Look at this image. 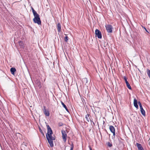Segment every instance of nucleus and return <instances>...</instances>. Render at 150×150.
<instances>
[{
  "label": "nucleus",
  "instance_id": "1",
  "mask_svg": "<svg viewBox=\"0 0 150 150\" xmlns=\"http://www.w3.org/2000/svg\"><path fill=\"white\" fill-rule=\"evenodd\" d=\"M46 138L48 141V143L51 147H53L54 146L53 141L55 140V138L53 137L52 135L48 134L46 135Z\"/></svg>",
  "mask_w": 150,
  "mask_h": 150
},
{
  "label": "nucleus",
  "instance_id": "2",
  "mask_svg": "<svg viewBox=\"0 0 150 150\" xmlns=\"http://www.w3.org/2000/svg\"><path fill=\"white\" fill-rule=\"evenodd\" d=\"M138 103L140 107L142 106L141 103L140 101L138 102L137 99L134 98V106L137 109L138 108V106L137 105Z\"/></svg>",
  "mask_w": 150,
  "mask_h": 150
},
{
  "label": "nucleus",
  "instance_id": "3",
  "mask_svg": "<svg viewBox=\"0 0 150 150\" xmlns=\"http://www.w3.org/2000/svg\"><path fill=\"white\" fill-rule=\"evenodd\" d=\"M107 32L108 33H112V30L113 28L112 25H108L105 26Z\"/></svg>",
  "mask_w": 150,
  "mask_h": 150
},
{
  "label": "nucleus",
  "instance_id": "4",
  "mask_svg": "<svg viewBox=\"0 0 150 150\" xmlns=\"http://www.w3.org/2000/svg\"><path fill=\"white\" fill-rule=\"evenodd\" d=\"M61 132L62 134V137L63 139V141L64 142H65L67 140V134L66 132L64 130H62Z\"/></svg>",
  "mask_w": 150,
  "mask_h": 150
},
{
  "label": "nucleus",
  "instance_id": "5",
  "mask_svg": "<svg viewBox=\"0 0 150 150\" xmlns=\"http://www.w3.org/2000/svg\"><path fill=\"white\" fill-rule=\"evenodd\" d=\"M33 21L34 23H37L38 25H41V22L40 17L34 18Z\"/></svg>",
  "mask_w": 150,
  "mask_h": 150
},
{
  "label": "nucleus",
  "instance_id": "6",
  "mask_svg": "<svg viewBox=\"0 0 150 150\" xmlns=\"http://www.w3.org/2000/svg\"><path fill=\"white\" fill-rule=\"evenodd\" d=\"M95 34L96 36H97L98 38H102V34L100 31L96 29L95 30Z\"/></svg>",
  "mask_w": 150,
  "mask_h": 150
},
{
  "label": "nucleus",
  "instance_id": "7",
  "mask_svg": "<svg viewBox=\"0 0 150 150\" xmlns=\"http://www.w3.org/2000/svg\"><path fill=\"white\" fill-rule=\"evenodd\" d=\"M47 133L46 134V135H48V134L52 135L53 133V132L51 128L48 125H47Z\"/></svg>",
  "mask_w": 150,
  "mask_h": 150
},
{
  "label": "nucleus",
  "instance_id": "8",
  "mask_svg": "<svg viewBox=\"0 0 150 150\" xmlns=\"http://www.w3.org/2000/svg\"><path fill=\"white\" fill-rule=\"evenodd\" d=\"M124 80H125V82L126 83L127 86V87L129 89L131 90L132 89V88L131 86H130L127 80V78L125 77L124 76Z\"/></svg>",
  "mask_w": 150,
  "mask_h": 150
},
{
  "label": "nucleus",
  "instance_id": "9",
  "mask_svg": "<svg viewBox=\"0 0 150 150\" xmlns=\"http://www.w3.org/2000/svg\"><path fill=\"white\" fill-rule=\"evenodd\" d=\"M44 110L43 112L44 114L47 116H49L50 115V113L46 109V107L45 106H43Z\"/></svg>",
  "mask_w": 150,
  "mask_h": 150
},
{
  "label": "nucleus",
  "instance_id": "10",
  "mask_svg": "<svg viewBox=\"0 0 150 150\" xmlns=\"http://www.w3.org/2000/svg\"><path fill=\"white\" fill-rule=\"evenodd\" d=\"M36 85L38 86L39 88H41V83L40 80H37L36 81Z\"/></svg>",
  "mask_w": 150,
  "mask_h": 150
},
{
  "label": "nucleus",
  "instance_id": "11",
  "mask_svg": "<svg viewBox=\"0 0 150 150\" xmlns=\"http://www.w3.org/2000/svg\"><path fill=\"white\" fill-rule=\"evenodd\" d=\"M136 145L138 148V150H144L141 145L139 143H137Z\"/></svg>",
  "mask_w": 150,
  "mask_h": 150
},
{
  "label": "nucleus",
  "instance_id": "12",
  "mask_svg": "<svg viewBox=\"0 0 150 150\" xmlns=\"http://www.w3.org/2000/svg\"><path fill=\"white\" fill-rule=\"evenodd\" d=\"M57 30L58 32H60L61 30V25L59 23L57 24Z\"/></svg>",
  "mask_w": 150,
  "mask_h": 150
},
{
  "label": "nucleus",
  "instance_id": "13",
  "mask_svg": "<svg viewBox=\"0 0 150 150\" xmlns=\"http://www.w3.org/2000/svg\"><path fill=\"white\" fill-rule=\"evenodd\" d=\"M140 109L141 113L143 115L145 116V112L144 110L143 109L142 106L140 107Z\"/></svg>",
  "mask_w": 150,
  "mask_h": 150
},
{
  "label": "nucleus",
  "instance_id": "14",
  "mask_svg": "<svg viewBox=\"0 0 150 150\" xmlns=\"http://www.w3.org/2000/svg\"><path fill=\"white\" fill-rule=\"evenodd\" d=\"M109 129L110 132L113 133V132H115V129L114 127L112 125H110L109 126Z\"/></svg>",
  "mask_w": 150,
  "mask_h": 150
},
{
  "label": "nucleus",
  "instance_id": "15",
  "mask_svg": "<svg viewBox=\"0 0 150 150\" xmlns=\"http://www.w3.org/2000/svg\"><path fill=\"white\" fill-rule=\"evenodd\" d=\"M16 71L15 68L12 67L10 69V71L12 74L14 75L15 74V72Z\"/></svg>",
  "mask_w": 150,
  "mask_h": 150
},
{
  "label": "nucleus",
  "instance_id": "16",
  "mask_svg": "<svg viewBox=\"0 0 150 150\" xmlns=\"http://www.w3.org/2000/svg\"><path fill=\"white\" fill-rule=\"evenodd\" d=\"M33 14L34 18L40 17L39 15L35 11H33Z\"/></svg>",
  "mask_w": 150,
  "mask_h": 150
},
{
  "label": "nucleus",
  "instance_id": "17",
  "mask_svg": "<svg viewBox=\"0 0 150 150\" xmlns=\"http://www.w3.org/2000/svg\"><path fill=\"white\" fill-rule=\"evenodd\" d=\"M61 104L63 105V107L65 108V109H66V111L68 112H69V110L66 106L64 104V103L62 102V101L61 102Z\"/></svg>",
  "mask_w": 150,
  "mask_h": 150
},
{
  "label": "nucleus",
  "instance_id": "18",
  "mask_svg": "<svg viewBox=\"0 0 150 150\" xmlns=\"http://www.w3.org/2000/svg\"><path fill=\"white\" fill-rule=\"evenodd\" d=\"M19 44L20 46L22 48H23L24 47V44L22 41H20L19 42Z\"/></svg>",
  "mask_w": 150,
  "mask_h": 150
},
{
  "label": "nucleus",
  "instance_id": "19",
  "mask_svg": "<svg viewBox=\"0 0 150 150\" xmlns=\"http://www.w3.org/2000/svg\"><path fill=\"white\" fill-rule=\"evenodd\" d=\"M89 114H87L86 115L85 118L86 119V120L87 121L89 122V120H90V118L89 117Z\"/></svg>",
  "mask_w": 150,
  "mask_h": 150
},
{
  "label": "nucleus",
  "instance_id": "20",
  "mask_svg": "<svg viewBox=\"0 0 150 150\" xmlns=\"http://www.w3.org/2000/svg\"><path fill=\"white\" fill-rule=\"evenodd\" d=\"M68 144L70 145L71 147L70 150H73V148H74V144L73 143H72L71 144L70 143H68ZM66 147H65V150H66Z\"/></svg>",
  "mask_w": 150,
  "mask_h": 150
},
{
  "label": "nucleus",
  "instance_id": "21",
  "mask_svg": "<svg viewBox=\"0 0 150 150\" xmlns=\"http://www.w3.org/2000/svg\"><path fill=\"white\" fill-rule=\"evenodd\" d=\"M147 74L150 79V70L149 69H147Z\"/></svg>",
  "mask_w": 150,
  "mask_h": 150
},
{
  "label": "nucleus",
  "instance_id": "22",
  "mask_svg": "<svg viewBox=\"0 0 150 150\" xmlns=\"http://www.w3.org/2000/svg\"><path fill=\"white\" fill-rule=\"evenodd\" d=\"M27 144L24 142H23L21 145L22 147H24V146H27Z\"/></svg>",
  "mask_w": 150,
  "mask_h": 150
},
{
  "label": "nucleus",
  "instance_id": "23",
  "mask_svg": "<svg viewBox=\"0 0 150 150\" xmlns=\"http://www.w3.org/2000/svg\"><path fill=\"white\" fill-rule=\"evenodd\" d=\"M68 39H69V38L67 36H66L64 38L65 41L66 42H67L68 41Z\"/></svg>",
  "mask_w": 150,
  "mask_h": 150
},
{
  "label": "nucleus",
  "instance_id": "24",
  "mask_svg": "<svg viewBox=\"0 0 150 150\" xmlns=\"http://www.w3.org/2000/svg\"><path fill=\"white\" fill-rule=\"evenodd\" d=\"M63 124L62 122H59L58 124V125L59 127H61L63 126Z\"/></svg>",
  "mask_w": 150,
  "mask_h": 150
},
{
  "label": "nucleus",
  "instance_id": "25",
  "mask_svg": "<svg viewBox=\"0 0 150 150\" xmlns=\"http://www.w3.org/2000/svg\"><path fill=\"white\" fill-rule=\"evenodd\" d=\"M107 144H108V145L110 147H111L112 146V144H111L109 142L108 143H107Z\"/></svg>",
  "mask_w": 150,
  "mask_h": 150
},
{
  "label": "nucleus",
  "instance_id": "26",
  "mask_svg": "<svg viewBox=\"0 0 150 150\" xmlns=\"http://www.w3.org/2000/svg\"><path fill=\"white\" fill-rule=\"evenodd\" d=\"M39 130H40V132H41V133L43 135H44V134L42 130L41 129V128H39Z\"/></svg>",
  "mask_w": 150,
  "mask_h": 150
},
{
  "label": "nucleus",
  "instance_id": "27",
  "mask_svg": "<svg viewBox=\"0 0 150 150\" xmlns=\"http://www.w3.org/2000/svg\"><path fill=\"white\" fill-rule=\"evenodd\" d=\"M113 134V136L114 137V138L115 137V132H113V133H112Z\"/></svg>",
  "mask_w": 150,
  "mask_h": 150
},
{
  "label": "nucleus",
  "instance_id": "28",
  "mask_svg": "<svg viewBox=\"0 0 150 150\" xmlns=\"http://www.w3.org/2000/svg\"><path fill=\"white\" fill-rule=\"evenodd\" d=\"M89 148L90 150H92L91 147L90 146H89Z\"/></svg>",
  "mask_w": 150,
  "mask_h": 150
},
{
  "label": "nucleus",
  "instance_id": "29",
  "mask_svg": "<svg viewBox=\"0 0 150 150\" xmlns=\"http://www.w3.org/2000/svg\"><path fill=\"white\" fill-rule=\"evenodd\" d=\"M31 9H32V12H33V11H35L34 9H33V8L32 7H31Z\"/></svg>",
  "mask_w": 150,
  "mask_h": 150
},
{
  "label": "nucleus",
  "instance_id": "30",
  "mask_svg": "<svg viewBox=\"0 0 150 150\" xmlns=\"http://www.w3.org/2000/svg\"><path fill=\"white\" fill-rule=\"evenodd\" d=\"M144 29H145V30L146 31V32H148V30H147V29H146L145 28H144Z\"/></svg>",
  "mask_w": 150,
  "mask_h": 150
},
{
  "label": "nucleus",
  "instance_id": "31",
  "mask_svg": "<svg viewBox=\"0 0 150 150\" xmlns=\"http://www.w3.org/2000/svg\"><path fill=\"white\" fill-rule=\"evenodd\" d=\"M103 124H104L105 123V122L104 121H103Z\"/></svg>",
  "mask_w": 150,
  "mask_h": 150
},
{
  "label": "nucleus",
  "instance_id": "32",
  "mask_svg": "<svg viewBox=\"0 0 150 150\" xmlns=\"http://www.w3.org/2000/svg\"><path fill=\"white\" fill-rule=\"evenodd\" d=\"M112 150H117L116 149H113Z\"/></svg>",
  "mask_w": 150,
  "mask_h": 150
},
{
  "label": "nucleus",
  "instance_id": "33",
  "mask_svg": "<svg viewBox=\"0 0 150 150\" xmlns=\"http://www.w3.org/2000/svg\"><path fill=\"white\" fill-rule=\"evenodd\" d=\"M17 134H19V133H18Z\"/></svg>",
  "mask_w": 150,
  "mask_h": 150
}]
</instances>
